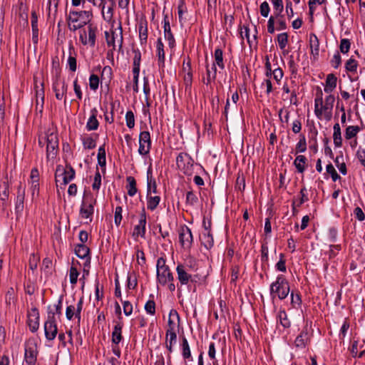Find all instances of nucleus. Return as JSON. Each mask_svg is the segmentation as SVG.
<instances>
[{
	"instance_id": "nucleus-1",
	"label": "nucleus",
	"mask_w": 365,
	"mask_h": 365,
	"mask_svg": "<svg viewBox=\"0 0 365 365\" xmlns=\"http://www.w3.org/2000/svg\"><path fill=\"white\" fill-rule=\"evenodd\" d=\"M93 17L92 12L90 11L70 10L66 16V20L68 29L72 32L83 28L91 21Z\"/></svg>"
},
{
	"instance_id": "nucleus-2",
	"label": "nucleus",
	"mask_w": 365,
	"mask_h": 365,
	"mask_svg": "<svg viewBox=\"0 0 365 365\" xmlns=\"http://www.w3.org/2000/svg\"><path fill=\"white\" fill-rule=\"evenodd\" d=\"M289 284L285 277L282 274L277 277L275 282L270 286V294L272 299L277 297L279 299H284L289 293Z\"/></svg>"
},
{
	"instance_id": "nucleus-3",
	"label": "nucleus",
	"mask_w": 365,
	"mask_h": 365,
	"mask_svg": "<svg viewBox=\"0 0 365 365\" xmlns=\"http://www.w3.org/2000/svg\"><path fill=\"white\" fill-rule=\"evenodd\" d=\"M47 309V319L44 323L45 336L47 340L53 341L56 337L58 333L56 319L55 317V312L51 310V306H48Z\"/></svg>"
},
{
	"instance_id": "nucleus-4",
	"label": "nucleus",
	"mask_w": 365,
	"mask_h": 365,
	"mask_svg": "<svg viewBox=\"0 0 365 365\" xmlns=\"http://www.w3.org/2000/svg\"><path fill=\"white\" fill-rule=\"evenodd\" d=\"M177 166L185 175H191L193 173V159L187 153H180L176 158Z\"/></svg>"
},
{
	"instance_id": "nucleus-5",
	"label": "nucleus",
	"mask_w": 365,
	"mask_h": 365,
	"mask_svg": "<svg viewBox=\"0 0 365 365\" xmlns=\"http://www.w3.org/2000/svg\"><path fill=\"white\" fill-rule=\"evenodd\" d=\"M46 158L48 160L53 159L58 150V134L54 132L46 134Z\"/></svg>"
},
{
	"instance_id": "nucleus-6",
	"label": "nucleus",
	"mask_w": 365,
	"mask_h": 365,
	"mask_svg": "<svg viewBox=\"0 0 365 365\" xmlns=\"http://www.w3.org/2000/svg\"><path fill=\"white\" fill-rule=\"evenodd\" d=\"M75 170L71 165H66V168L58 165L55 173L56 181L58 182V178H62L63 185H66L75 178Z\"/></svg>"
},
{
	"instance_id": "nucleus-7",
	"label": "nucleus",
	"mask_w": 365,
	"mask_h": 365,
	"mask_svg": "<svg viewBox=\"0 0 365 365\" xmlns=\"http://www.w3.org/2000/svg\"><path fill=\"white\" fill-rule=\"evenodd\" d=\"M52 89L55 93V97L57 100H64V103H66V93L68 91V85L65 80L61 78H53Z\"/></svg>"
},
{
	"instance_id": "nucleus-8",
	"label": "nucleus",
	"mask_w": 365,
	"mask_h": 365,
	"mask_svg": "<svg viewBox=\"0 0 365 365\" xmlns=\"http://www.w3.org/2000/svg\"><path fill=\"white\" fill-rule=\"evenodd\" d=\"M37 345L34 340H29L25 344L24 360L28 365H35L37 360Z\"/></svg>"
},
{
	"instance_id": "nucleus-9",
	"label": "nucleus",
	"mask_w": 365,
	"mask_h": 365,
	"mask_svg": "<svg viewBox=\"0 0 365 365\" xmlns=\"http://www.w3.org/2000/svg\"><path fill=\"white\" fill-rule=\"evenodd\" d=\"M179 240L184 249H190L193 242L191 230L185 225L180 226L179 229Z\"/></svg>"
},
{
	"instance_id": "nucleus-10",
	"label": "nucleus",
	"mask_w": 365,
	"mask_h": 365,
	"mask_svg": "<svg viewBox=\"0 0 365 365\" xmlns=\"http://www.w3.org/2000/svg\"><path fill=\"white\" fill-rule=\"evenodd\" d=\"M96 202V200L93 199L91 196L83 197L80 209V215L83 218L87 219L93 215Z\"/></svg>"
},
{
	"instance_id": "nucleus-11",
	"label": "nucleus",
	"mask_w": 365,
	"mask_h": 365,
	"mask_svg": "<svg viewBox=\"0 0 365 365\" xmlns=\"http://www.w3.org/2000/svg\"><path fill=\"white\" fill-rule=\"evenodd\" d=\"M151 148L150 135L148 131H142L139 135L138 153L142 155L149 153Z\"/></svg>"
},
{
	"instance_id": "nucleus-12",
	"label": "nucleus",
	"mask_w": 365,
	"mask_h": 365,
	"mask_svg": "<svg viewBox=\"0 0 365 365\" xmlns=\"http://www.w3.org/2000/svg\"><path fill=\"white\" fill-rule=\"evenodd\" d=\"M146 223H147V217L146 213L145 211V208H143L142 212L140 214V219L138 221V224L134 227L133 236L134 237H141L143 238L145 237V232H146Z\"/></svg>"
},
{
	"instance_id": "nucleus-13",
	"label": "nucleus",
	"mask_w": 365,
	"mask_h": 365,
	"mask_svg": "<svg viewBox=\"0 0 365 365\" xmlns=\"http://www.w3.org/2000/svg\"><path fill=\"white\" fill-rule=\"evenodd\" d=\"M311 336L312 334L308 330V324L307 323L294 341L295 346L299 349H304L310 342Z\"/></svg>"
},
{
	"instance_id": "nucleus-14",
	"label": "nucleus",
	"mask_w": 365,
	"mask_h": 365,
	"mask_svg": "<svg viewBox=\"0 0 365 365\" xmlns=\"http://www.w3.org/2000/svg\"><path fill=\"white\" fill-rule=\"evenodd\" d=\"M189 269L187 266L179 264L176 267L178 279L182 285L187 284L190 281L193 282L194 279L190 274L188 273Z\"/></svg>"
},
{
	"instance_id": "nucleus-15",
	"label": "nucleus",
	"mask_w": 365,
	"mask_h": 365,
	"mask_svg": "<svg viewBox=\"0 0 365 365\" xmlns=\"http://www.w3.org/2000/svg\"><path fill=\"white\" fill-rule=\"evenodd\" d=\"M28 325L32 332L38 330L39 327V314L38 309L36 307L31 308L28 314Z\"/></svg>"
},
{
	"instance_id": "nucleus-16",
	"label": "nucleus",
	"mask_w": 365,
	"mask_h": 365,
	"mask_svg": "<svg viewBox=\"0 0 365 365\" xmlns=\"http://www.w3.org/2000/svg\"><path fill=\"white\" fill-rule=\"evenodd\" d=\"M163 22L164 37L168 41V45L170 48H173L175 46V40L171 31V28L168 14L164 15Z\"/></svg>"
},
{
	"instance_id": "nucleus-17",
	"label": "nucleus",
	"mask_w": 365,
	"mask_h": 365,
	"mask_svg": "<svg viewBox=\"0 0 365 365\" xmlns=\"http://www.w3.org/2000/svg\"><path fill=\"white\" fill-rule=\"evenodd\" d=\"M157 279L162 285H165L170 282H173L174 278L169 267L157 270Z\"/></svg>"
},
{
	"instance_id": "nucleus-18",
	"label": "nucleus",
	"mask_w": 365,
	"mask_h": 365,
	"mask_svg": "<svg viewBox=\"0 0 365 365\" xmlns=\"http://www.w3.org/2000/svg\"><path fill=\"white\" fill-rule=\"evenodd\" d=\"M24 197L25 188H23L21 184H19L17 187V195L15 205V210L16 213H21L23 212Z\"/></svg>"
},
{
	"instance_id": "nucleus-19",
	"label": "nucleus",
	"mask_w": 365,
	"mask_h": 365,
	"mask_svg": "<svg viewBox=\"0 0 365 365\" xmlns=\"http://www.w3.org/2000/svg\"><path fill=\"white\" fill-rule=\"evenodd\" d=\"M98 110L94 108L91 110V116L89 117L86 123V129L89 131L96 130L98 129L99 123L97 120Z\"/></svg>"
},
{
	"instance_id": "nucleus-20",
	"label": "nucleus",
	"mask_w": 365,
	"mask_h": 365,
	"mask_svg": "<svg viewBox=\"0 0 365 365\" xmlns=\"http://www.w3.org/2000/svg\"><path fill=\"white\" fill-rule=\"evenodd\" d=\"M123 324L117 322L112 332V343L118 345L123 339L122 336Z\"/></svg>"
},
{
	"instance_id": "nucleus-21",
	"label": "nucleus",
	"mask_w": 365,
	"mask_h": 365,
	"mask_svg": "<svg viewBox=\"0 0 365 365\" xmlns=\"http://www.w3.org/2000/svg\"><path fill=\"white\" fill-rule=\"evenodd\" d=\"M89 248L84 244H78L75 247L76 255L81 259H86V262H90L91 259L89 257Z\"/></svg>"
},
{
	"instance_id": "nucleus-22",
	"label": "nucleus",
	"mask_w": 365,
	"mask_h": 365,
	"mask_svg": "<svg viewBox=\"0 0 365 365\" xmlns=\"http://www.w3.org/2000/svg\"><path fill=\"white\" fill-rule=\"evenodd\" d=\"M105 37L107 45L112 46L113 49H115V38H118V30L110 29L109 31H105Z\"/></svg>"
},
{
	"instance_id": "nucleus-23",
	"label": "nucleus",
	"mask_w": 365,
	"mask_h": 365,
	"mask_svg": "<svg viewBox=\"0 0 365 365\" xmlns=\"http://www.w3.org/2000/svg\"><path fill=\"white\" fill-rule=\"evenodd\" d=\"M156 50H157L158 65L160 67H163L164 64H165V51H164V45H163L161 38H159L157 40Z\"/></svg>"
},
{
	"instance_id": "nucleus-24",
	"label": "nucleus",
	"mask_w": 365,
	"mask_h": 365,
	"mask_svg": "<svg viewBox=\"0 0 365 365\" xmlns=\"http://www.w3.org/2000/svg\"><path fill=\"white\" fill-rule=\"evenodd\" d=\"M157 192V185L155 179L153 178L150 169H148L147 173V195L151 193Z\"/></svg>"
},
{
	"instance_id": "nucleus-25",
	"label": "nucleus",
	"mask_w": 365,
	"mask_h": 365,
	"mask_svg": "<svg viewBox=\"0 0 365 365\" xmlns=\"http://www.w3.org/2000/svg\"><path fill=\"white\" fill-rule=\"evenodd\" d=\"M88 30V45L91 47H94L96 46V34L98 31V29L96 26H93L92 24H89L87 27Z\"/></svg>"
},
{
	"instance_id": "nucleus-26",
	"label": "nucleus",
	"mask_w": 365,
	"mask_h": 365,
	"mask_svg": "<svg viewBox=\"0 0 365 365\" xmlns=\"http://www.w3.org/2000/svg\"><path fill=\"white\" fill-rule=\"evenodd\" d=\"M31 27H32V41L34 44L38 43V19L35 12L31 14Z\"/></svg>"
},
{
	"instance_id": "nucleus-27",
	"label": "nucleus",
	"mask_w": 365,
	"mask_h": 365,
	"mask_svg": "<svg viewBox=\"0 0 365 365\" xmlns=\"http://www.w3.org/2000/svg\"><path fill=\"white\" fill-rule=\"evenodd\" d=\"M336 82L337 78L333 73L327 75L324 86L325 93H331L336 88Z\"/></svg>"
},
{
	"instance_id": "nucleus-28",
	"label": "nucleus",
	"mask_w": 365,
	"mask_h": 365,
	"mask_svg": "<svg viewBox=\"0 0 365 365\" xmlns=\"http://www.w3.org/2000/svg\"><path fill=\"white\" fill-rule=\"evenodd\" d=\"M9 185L6 182L0 184V203L3 208L6 207V202L9 197Z\"/></svg>"
},
{
	"instance_id": "nucleus-29",
	"label": "nucleus",
	"mask_w": 365,
	"mask_h": 365,
	"mask_svg": "<svg viewBox=\"0 0 365 365\" xmlns=\"http://www.w3.org/2000/svg\"><path fill=\"white\" fill-rule=\"evenodd\" d=\"M174 318H175L176 320L178 321V323L180 324V315L178 314V312L175 309H171L170 312V314H169V319H168V328L167 331L171 330L172 331H175V323Z\"/></svg>"
},
{
	"instance_id": "nucleus-30",
	"label": "nucleus",
	"mask_w": 365,
	"mask_h": 365,
	"mask_svg": "<svg viewBox=\"0 0 365 365\" xmlns=\"http://www.w3.org/2000/svg\"><path fill=\"white\" fill-rule=\"evenodd\" d=\"M322 92L321 91L319 94L317 95V97L314 100V113L318 118H321L322 116V112L324 111L322 108Z\"/></svg>"
},
{
	"instance_id": "nucleus-31",
	"label": "nucleus",
	"mask_w": 365,
	"mask_h": 365,
	"mask_svg": "<svg viewBox=\"0 0 365 365\" xmlns=\"http://www.w3.org/2000/svg\"><path fill=\"white\" fill-rule=\"evenodd\" d=\"M307 161V159L304 155H299L296 157L294 161V165L299 173H303L304 172Z\"/></svg>"
},
{
	"instance_id": "nucleus-32",
	"label": "nucleus",
	"mask_w": 365,
	"mask_h": 365,
	"mask_svg": "<svg viewBox=\"0 0 365 365\" xmlns=\"http://www.w3.org/2000/svg\"><path fill=\"white\" fill-rule=\"evenodd\" d=\"M202 243L207 249L211 248L214 245V240L210 232H204L200 236Z\"/></svg>"
},
{
	"instance_id": "nucleus-33",
	"label": "nucleus",
	"mask_w": 365,
	"mask_h": 365,
	"mask_svg": "<svg viewBox=\"0 0 365 365\" xmlns=\"http://www.w3.org/2000/svg\"><path fill=\"white\" fill-rule=\"evenodd\" d=\"M309 44L312 53L314 56H318L319 52V41L315 34H311L309 37Z\"/></svg>"
},
{
	"instance_id": "nucleus-34",
	"label": "nucleus",
	"mask_w": 365,
	"mask_h": 365,
	"mask_svg": "<svg viewBox=\"0 0 365 365\" xmlns=\"http://www.w3.org/2000/svg\"><path fill=\"white\" fill-rule=\"evenodd\" d=\"M334 101H335L334 96L332 95H329L325 98L324 104V105L322 104V108L324 110V113L328 112V114H329L327 116L328 119L330 118L331 112L333 108V105H334Z\"/></svg>"
},
{
	"instance_id": "nucleus-35",
	"label": "nucleus",
	"mask_w": 365,
	"mask_h": 365,
	"mask_svg": "<svg viewBox=\"0 0 365 365\" xmlns=\"http://www.w3.org/2000/svg\"><path fill=\"white\" fill-rule=\"evenodd\" d=\"M277 320L284 328H289L291 326V322L288 319L287 312L284 309L279 311L277 314Z\"/></svg>"
},
{
	"instance_id": "nucleus-36",
	"label": "nucleus",
	"mask_w": 365,
	"mask_h": 365,
	"mask_svg": "<svg viewBox=\"0 0 365 365\" xmlns=\"http://www.w3.org/2000/svg\"><path fill=\"white\" fill-rule=\"evenodd\" d=\"M160 201V196H158V195L151 196L150 195H147V207H148V209L151 211L154 210L155 209H156V207L159 205Z\"/></svg>"
},
{
	"instance_id": "nucleus-37",
	"label": "nucleus",
	"mask_w": 365,
	"mask_h": 365,
	"mask_svg": "<svg viewBox=\"0 0 365 365\" xmlns=\"http://www.w3.org/2000/svg\"><path fill=\"white\" fill-rule=\"evenodd\" d=\"M215 62V66H218V67L221 69L225 68V64L223 62V52L222 50L220 48H217L215 50L214 53Z\"/></svg>"
},
{
	"instance_id": "nucleus-38",
	"label": "nucleus",
	"mask_w": 365,
	"mask_h": 365,
	"mask_svg": "<svg viewBox=\"0 0 365 365\" xmlns=\"http://www.w3.org/2000/svg\"><path fill=\"white\" fill-rule=\"evenodd\" d=\"M133 52L134 53L133 73H135L140 71L141 53L139 49H133Z\"/></svg>"
},
{
	"instance_id": "nucleus-39",
	"label": "nucleus",
	"mask_w": 365,
	"mask_h": 365,
	"mask_svg": "<svg viewBox=\"0 0 365 365\" xmlns=\"http://www.w3.org/2000/svg\"><path fill=\"white\" fill-rule=\"evenodd\" d=\"M126 180L128 183L127 188H128V194L130 196H134L138 190L136 188V181L135 178L133 176H128L126 178Z\"/></svg>"
},
{
	"instance_id": "nucleus-40",
	"label": "nucleus",
	"mask_w": 365,
	"mask_h": 365,
	"mask_svg": "<svg viewBox=\"0 0 365 365\" xmlns=\"http://www.w3.org/2000/svg\"><path fill=\"white\" fill-rule=\"evenodd\" d=\"M61 68L60 66V63L58 59L56 58L52 61V68H51V73H52V79L58 78L61 77Z\"/></svg>"
},
{
	"instance_id": "nucleus-41",
	"label": "nucleus",
	"mask_w": 365,
	"mask_h": 365,
	"mask_svg": "<svg viewBox=\"0 0 365 365\" xmlns=\"http://www.w3.org/2000/svg\"><path fill=\"white\" fill-rule=\"evenodd\" d=\"M207 78L206 82H205L207 85L210 84V83L215 80L217 76V68L215 63L212 64L211 70L209 68L208 66H207Z\"/></svg>"
},
{
	"instance_id": "nucleus-42",
	"label": "nucleus",
	"mask_w": 365,
	"mask_h": 365,
	"mask_svg": "<svg viewBox=\"0 0 365 365\" xmlns=\"http://www.w3.org/2000/svg\"><path fill=\"white\" fill-rule=\"evenodd\" d=\"M272 4L274 8V14L276 18L281 16L283 11L284 6L282 0H272Z\"/></svg>"
},
{
	"instance_id": "nucleus-43",
	"label": "nucleus",
	"mask_w": 365,
	"mask_h": 365,
	"mask_svg": "<svg viewBox=\"0 0 365 365\" xmlns=\"http://www.w3.org/2000/svg\"><path fill=\"white\" fill-rule=\"evenodd\" d=\"M139 37L141 44H145L148 38V29L146 24L140 23L139 25Z\"/></svg>"
},
{
	"instance_id": "nucleus-44",
	"label": "nucleus",
	"mask_w": 365,
	"mask_h": 365,
	"mask_svg": "<svg viewBox=\"0 0 365 365\" xmlns=\"http://www.w3.org/2000/svg\"><path fill=\"white\" fill-rule=\"evenodd\" d=\"M182 355L184 359H192L190 346L185 337L182 339Z\"/></svg>"
},
{
	"instance_id": "nucleus-45",
	"label": "nucleus",
	"mask_w": 365,
	"mask_h": 365,
	"mask_svg": "<svg viewBox=\"0 0 365 365\" xmlns=\"http://www.w3.org/2000/svg\"><path fill=\"white\" fill-rule=\"evenodd\" d=\"M360 128L359 126L356 125H349L346 128L345 131V138L346 139H351L355 137L357 133L359 132Z\"/></svg>"
},
{
	"instance_id": "nucleus-46",
	"label": "nucleus",
	"mask_w": 365,
	"mask_h": 365,
	"mask_svg": "<svg viewBox=\"0 0 365 365\" xmlns=\"http://www.w3.org/2000/svg\"><path fill=\"white\" fill-rule=\"evenodd\" d=\"M291 304L294 308H298L302 304V298L301 295L299 292H294L292 291L291 292Z\"/></svg>"
},
{
	"instance_id": "nucleus-47",
	"label": "nucleus",
	"mask_w": 365,
	"mask_h": 365,
	"mask_svg": "<svg viewBox=\"0 0 365 365\" xmlns=\"http://www.w3.org/2000/svg\"><path fill=\"white\" fill-rule=\"evenodd\" d=\"M307 150V142L304 135H299V140L296 145L297 153H304Z\"/></svg>"
},
{
	"instance_id": "nucleus-48",
	"label": "nucleus",
	"mask_w": 365,
	"mask_h": 365,
	"mask_svg": "<svg viewBox=\"0 0 365 365\" xmlns=\"http://www.w3.org/2000/svg\"><path fill=\"white\" fill-rule=\"evenodd\" d=\"M58 2L59 0H48V9L49 16H51L52 12L53 13L54 17L56 16L58 11Z\"/></svg>"
},
{
	"instance_id": "nucleus-49",
	"label": "nucleus",
	"mask_w": 365,
	"mask_h": 365,
	"mask_svg": "<svg viewBox=\"0 0 365 365\" xmlns=\"http://www.w3.org/2000/svg\"><path fill=\"white\" fill-rule=\"evenodd\" d=\"M98 163L100 165V166H101V167L106 165V150H105L104 145L101 146L98 149Z\"/></svg>"
},
{
	"instance_id": "nucleus-50",
	"label": "nucleus",
	"mask_w": 365,
	"mask_h": 365,
	"mask_svg": "<svg viewBox=\"0 0 365 365\" xmlns=\"http://www.w3.org/2000/svg\"><path fill=\"white\" fill-rule=\"evenodd\" d=\"M277 42L280 49H284L288 43V34L287 33L278 34Z\"/></svg>"
},
{
	"instance_id": "nucleus-51",
	"label": "nucleus",
	"mask_w": 365,
	"mask_h": 365,
	"mask_svg": "<svg viewBox=\"0 0 365 365\" xmlns=\"http://www.w3.org/2000/svg\"><path fill=\"white\" fill-rule=\"evenodd\" d=\"M115 5V1H113L112 2V4L108 7V9H107V11L106 13L105 14L104 12V10H102L101 9V12H102V15H103V18L105 21H110L111 19H113V6Z\"/></svg>"
},
{
	"instance_id": "nucleus-52",
	"label": "nucleus",
	"mask_w": 365,
	"mask_h": 365,
	"mask_svg": "<svg viewBox=\"0 0 365 365\" xmlns=\"http://www.w3.org/2000/svg\"><path fill=\"white\" fill-rule=\"evenodd\" d=\"M357 66H358L357 61L352 58H349L346 62V64H345V68L346 69V71H348L349 72H356V69H357Z\"/></svg>"
},
{
	"instance_id": "nucleus-53",
	"label": "nucleus",
	"mask_w": 365,
	"mask_h": 365,
	"mask_svg": "<svg viewBox=\"0 0 365 365\" xmlns=\"http://www.w3.org/2000/svg\"><path fill=\"white\" fill-rule=\"evenodd\" d=\"M14 290L13 288H9L5 295V303L6 306L9 307L12 303L14 302Z\"/></svg>"
},
{
	"instance_id": "nucleus-54",
	"label": "nucleus",
	"mask_w": 365,
	"mask_h": 365,
	"mask_svg": "<svg viewBox=\"0 0 365 365\" xmlns=\"http://www.w3.org/2000/svg\"><path fill=\"white\" fill-rule=\"evenodd\" d=\"M326 170L327 173L331 175L332 180L334 182H336L337 180L341 178V177L338 175L337 172L336 171L334 167L331 163H329L327 165Z\"/></svg>"
},
{
	"instance_id": "nucleus-55",
	"label": "nucleus",
	"mask_w": 365,
	"mask_h": 365,
	"mask_svg": "<svg viewBox=\"0 0 365 365\" xmlns=\"http://www.w3.org/2000/svg\"><path fill=\"white\" fill-rule=\"evenodd\" d=\"M126 125L129 128H133L135 126V116L134 113L131 110H128L125 114Z\"/></svg>"
},
{
	"instance_id": "nucleus-56",
	"label": "nucleus",
	"mask_w": 365,
	"mask_h": 365,
	"mask_svg": "<svg viewBox=\"0 0 365 365\" xmlns=\"http://www.w3.org/2000/svg\"><path fill=\"white\" fill-rule=\"evenodd\" d=\"M83 145L86 149H93L96 147V140L91 137H86L82 140Z\"/></svg>"
},
{
	"instance_id": "nucleus-57",
	"label": "nucleus",
	"mask_w": 365,
	"mask_h": 365,
	"mask_svg": "<svg viewBox=\"0 0 365 365\" xmlns=\"http://www.w3.org/2000/svg\"><path fill=\"white\" fill-rule=\"evenodd\" d=\"M79 275V272H78L77 269L72 266L70 268L69 271V279L70 282L72 284H76L78 280V277Z\"/></svg>"
},
{
	"instance_id": "nucleus-58",
	"label": "nucleus",
	"mask_w": 365,
	"mask_h": 365,
	"mask_svg": "<svg viewBox=\"0 0 365 365\" xmlns=\"http://www.w3.org/2000/svg\"><path fill=\"white\" fill-rule=\"evenodd\" d=\"M285 263H286V260L284 259V255L283 253H280L279 254V260L276 264L277 269L280 272H285L287 270Z\"/></svg>"
},
{
	"instance_id": "nucleus-59",
	"label": "nucleus",
	"mask_w": 365,
	"mask_h": 365,
	"mask_svg": "<svg viewBox=\"0 0 365 365\" xmlns=\"http://www.w3.org/2000/svg\"><path fill=\"white\" fill-rule=\"evenodd\" d=\"M197 197L192 191H188L186 194V203L191 206L195 205L197 202Z\"/></svg>"
},
{
	"instance_id": "nucleus-60",
	"label": "nucleus",
	"mask_w": 365,
	"mask_h": 365,
	"mask_svg": "<svg viewBox=\"0 0 365 365\" xmlns=\"http://www.w3.org/2000/svg\"><path fill=\"white\" fill-rule=\"evenodd\" d=\"M145 310L150 315L155 314V303L153 300H148L145 304Z\"/></svg>"
},
{
	"instance_id": "nucleus-61",
	"label": "nucleus",
	"mask_w": 365,
	"mask_h": 365,
	"mask_svg": "<svg viewBox=\"0 0 365 365\" xmlns=\"http://www.w3.org/2000/svg\"><path fill=\"white\" fill-rule=\"evenodd\" d=\"M99 78L95 74L91 75L89 78V86L91 90L96 91L98 87Z\"/></svg>"
},
{
	"instance_id": "nucleus-62",
	"label": "nucleus",
	"mask_w": 365,
	"mask_h": 365,
	"mask_svg": "<svg viewBox=\"0 0 365 365\" xmlns=\"http://www.w3.org/2000/svg\"><path fill=\"white\" fill-rule=\"evenodd\" d=\"M351 43L349 39L343 38L340 41V51L343 53H346L350 48Z\"/></svg>"
},
{
	"instance_id": "nucleus-63",
	"label": "nucleus",
	"mask_w": 365,
	"mask_h": 365,
	"mask_svg": "<svg viewBox=\"0 0 365 365\" xmlns=\"http://www.w3.org/2000/svg\"><path fill=\"white\" fill-rule=\"evenodd\" d=\"M299 194L301 195V197L299 199L298 204L297 205V207H300L303 203L309 200L307 195V190L304 186L301 189Z\"/></svg>"
},
{
	"instance_id": "nucleus-64",
	"label": "nucleus",
	"mask_w": 365,
	"mask_h": 365,
	"mask_svg": "<svg viewBox=\"0 0 365 365\" xmlns=\"http://www.w3.org/2000/svg\"><path fill=\"white\" fill-rule=\"evenodd\" d=\"M356 157L365 168V148L359 147L356 152Z\"/></svg>"
}]
</instances>
